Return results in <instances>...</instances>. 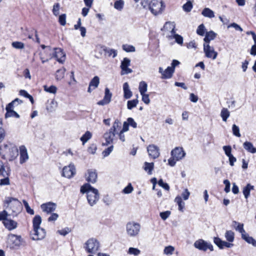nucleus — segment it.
I'll use <instances>...</instances> for the list:
<instances>
[{
	"instance_id": "nucleus-1",
	"label": "nucleus",
	"mask_w": 256,
	"mask_h": 256,
	"mask_svg": "<svg viewBox=\"0 0 256 256\" xmlns=\"http://www.w3.org/2000/svg\"><path fill=\"white\" fill-rule=\"evenodd\" d=\"M80 192L86 194V198L88 204L90 206H94L98 201L100 194L98 190L89 184H86L80 188Z\"/></svg>"
},
{
	"instance_id": "nucleus-2",
	"label": "nucleus",
	"mask_w": 256,
	"mask_h": 256,
	"mask_svg": "<svg viewBox=\"0 0 256 256\" xmlns=\"http://www.w3.org/2000/svg\"><path fill=\"white\" fill-rule=\"evenodd\" d=\"M0 154L4 159L12 161L17 158L18 152L15 146L8 143L0 146Z\"/></svg>"
},
{
	"instance_id": "nucleus-3",
	"label": "nucleus",
	"mask_w": 256,
	"mask_h": 256,
	"mask_svg": "<svg viewBox=\"0 0 256 256\" xmlns=\"http://www.w3.org/2000/svg\"><path fill=\"white\" fill-rule=\"evenodd\" d=\"M4 206L11 210L12 215L16 216L22 210V205L18 199L12 197H6L4 201Z\"/></svg>"
},
{
	"instance_id": "nucleus-4",
	"label": "nucleus",
	"mask_w": 256,
	"mask_h": 256,
	"mask_svg": "<svg viewBox=\"0 0 256 256\" xmlns=\"http://www.w3.org/2000/svg\"><path fill=\"white\" fill-rule=\"evenodd\" d=\"M141 226L138 222L134 221L128 222L126 226L127 235L131 238L137 236L140 232Z\"/></svg>"
},
{
	"instance_id": "nucleus-5",
	"label": "nucleus",
	"mask_w": 256,
	"mask_h": 256,
	"mask_svg": "<svg viewBox=\"0 0 256 256\" xmlns=\"http://www.w3.org/2000/svg\"><path fill=\"white\" fill-rule=\"evenodd\" d=\"M100 248L99 242L96 238L88 239L84 244V248L88 253L96 254Z\"/></svg>"
},
{
	"instance_id": "nucleus-6",
	"label": "nucleus",
	"mask_w": 256,
	"mask_h": 256,
	"mask_svg": "<svg viewBox=\"0 0 256 256\" xmlns=\"http://www.w3.org/2000/svg\"><path fill=\"white\" fill-rule=\"evenodd\" d=\"M164 7L162 2L158 0H152L149 4L148 9L152 14L156 16L162 12Z\"/></svg>"
},
{
	"instance_id": "nucleus-7",
	"label": "nucleus",
	"mask_w": 256,
	"mask_h": 256,
	"mask_svg": "<svg viewBox=\"0 0 256 256\" xmlns=\"http://www.w3.org/2000/svg\"><path fill=\"white\" fill-rule=\"evenodd\" d=\"M194 246L200 250L204 252L210 250V251L214 250L212 245L210 243L204 241L202 239H199L196 240L194 244Z\"/></svg>"
},
{
	"instance_id": "nucleus-8",
	"label": "nucleus",
	"mask_w": 256,
	"mask_h": 256,
	"mask_svg": "<svg viewBox=\"0 0 256 256\" xmlns=\"http://www.w3.org/2000/svg\"><path fill=\"white\" fill-rule=\"evenodd\" d=\"M8 242L10 246V248H16L22 245V238L20 236L12 234L8 236Z\"/></svg>"
},
{
	"instance_id": "nucleus-9",
	"label": "nucleus",
	"mask_w": 256,
	"mask_h": 256,
	"mask_svg": "<svg viewBox=\"0 0 256 256\" xmlns=\"http://www.w3.org/2000/svg\"><path fill=\"white\" fill-rule=\"evenodd\" d=\"M54 48H51L48 46L44 53L41 52L40 54V59L41 60L42 63L44 64L50 60L54 58Z\"/></svg>"
},
{
	"instance_id": "nucleus-10",
	"label": "nucleus",
	"mask_w": 256,
	"mask_h": 256,
	"mask_svg": "<svg viewBox=\"0 0 256 256\" xmlns=\"http://www.w3.org/2000/svg\"><path fill=\"white\" fill-rule=\"evenodd\" d=\"M203 46L205 56L208 58L215 60L217 57L218 52L214 50V48L208 44H204Z\"/></svg>"
},
{
	"instance_id": "nucleus-11",
	"label": "nucleus",
	"mask_w": 256,
	"mask_h": 256,
	"mask_svg": "<svg viewBox=\"0 0 256 256\" xmlns=\"http://www.w3.org/2000/svg\"><path fill=\"white\" fill-rule=\"evenodd\" d=\"M45 230L41 228H34L31 234L32 238L33 240H40L43 239L46 236Z\"/></svg>"
},
{
	"instance_id": "nucleus-12",
	"label": "nucleus",
	"mask_w": 256,
	"mask_h": 256,
	"mask_svg": "<svg viewBox=\"0 0 256 256\" xmlns=\"http://www.w3.org/2000/svg\"><path fill=\"white\" fill-rule=\"evenodd\" d=\"M76 174V168L72 164H70L68 166H65L62 170V176L70 178Z\"/></svg>"
},
{
	"instance_id": "nucleus-13",
	"label": "nucleus",
	"mask_w": 256,
	"mask_h": 256,
	"mask_svg": "<svg viewBox=\"0 0 256 256\" xmlns=\"http://www.w3.org/2000/svg\"><path fill=\"white\" fill-rule=\"evenodd\" d=\"M147 152L150 158L156 159L160 155V149L154 144H150L147 147Z\"/></svg>"
},
{
	"instance_id": "nucleus-14",
	"label": "nucleus",
	"mask_w": 256,
	"mask_h": 256,
	"mask_svg": "<svg viewBox=\"0 0 256 256\" xmlns=\"http://www.w3.org/2000/svg\"><path fill=\"white\" fill-rule=\"evenodd\" d=\"M170 154L177 160H181L186 156V152L182 147H176L171 151Z\"/></svg>"
},
{
	"instance_id": "nucleus-15",
	"label": "nucleus",
	"mask_w": 256,
	"mask_h": 256,
	"mask_svg": "<svg viewBox=\"0 0 256 256\" xmlns=\"http://www.w3.org/2000/svg\"><path fill=\"white\" fill-rule=\"evenodd\" d=\"M130 60L125 58L122 62L120 68L122 69L121 74L124 75L132 72V69L128 68V66H130Z\"/></svg>"
},
{
	"instance_id": "nucleus-16",
	"label": "nucleus",
	"mask_w": 256,
	"mask_h": 256,
	"mask_svg": "<svg viewBox=\"0 0 256 256\" xmlns=\"http://www.w3.org/2000/svg\"><path fill=\"white\" fill-rule=\"evenodd\" d=\"M116 134V133L110 130L106 132L103 136L106 142L103 143V144L108 146L112 144L113 142Z\"/></svg>"
},
{
	"instance_id": "nucleus-17",
	"label": "nucleus",
	"mask_w": 256,
	"mask_h": 256,
	"mask_svg": "<svg viewBox=\"0 0 256 256\" xmlns=\"http://www.w3.org/2000/svg\"><path fill=\"white\" fill-rule=\"evenodd\" d=\"M40 208L43 212L50 214L56 210V204L54 202H48L42 204Z\"/></svg>"
},
{
	"instance_id": "nucleus-18",
	"label": "nucleus",
	"mask_w": 256,
	"mask_h": 256,
	"mask_svg": "<svg viewBox=\"0 0 256 256\" xmlns=\"http://www.w3.org/2000/svg\"><path fill=\"white\" fill-rule=\"evenodd\" d=\"M54 58L60 63L62 64L66 60V54L60 48H54Z\"/></svg>"
},
{
	"instance_id": "nucleus-19",
	"label": "nucleus",
	"mask_w": 256,
	"mask_h": 256,
	"mask_svg": "<svg viewBox=\"0 0 256 256\" xmlns=\"http://www.w3.org/2000/svg\"><path fill=\"white\" fill-rule=\"evenodd\" d=\"M20 163L22 164L26 162L28 159V155L27 149L24 146H21L20 147Z\"/></svg>"
},
{
	"instance_id": "nucleus-20",
	"label": "nucleus",
	"mask_w": 256,
	"mask_h": 256,
	"mask_svg": "<svg viewBox=\"0 0 256 256\" xmlns=\"http://www.w3.org/2000/svg\"><path fill=\"white\" fill-rule=\"evenodd\" d=\"M214 242L220 249H222L224 248H230L234 246L232 243L222 240L219 238H214Z\"/></svg>"
},
{
	"instance_id": "nucleus-21",
	"label": "nucleus",
	"mask_w": 256,
	"mask_h": 256,
	"mask_svg": "<svg viewBox=\"0 0 256 256\" xmlns=\"http://www.w3.org/2000/svg\"><path fill=\"white\" fill-rule=\"evenodd\" d=\"M112 94L108 88L105 89L104 96V98L98 102L97 104L100 106H104L109 104L111 101Z\"/></svg>"
},
{
	"instance_id": "nucleus-22",
	"label": "nucleus",
	"mask_w": 256,
	"mask_h": 256,
	"mask_svg": "<svg viewBox=\"0 0 256 256\" xmlns=\"http://www.w3.org/2000/svg\"><path fill=\"white\" fill-rule=\"evenodd\" d=\"M86 180L89 182L95 183L97 180V173L96 170H88L86 174Z\"/></svg>"
},
{
	"instance_id": "nucleus-23",
	"label": "nucleus",
	"mask_w": 256,
	"mask_h": 256,
	"mask_svg": "<svg viewBox=\"0 0 256 256\" xmlns=\"http://www.w3.org/2000/svg\"><path fill=\"white\" fill-rule=\"evenodd\" d=\"M100 84V78L98 76H94L90 80L88 90V92L91 93L92 90L97 88Z\"/></svg>"
},
{
	"instance_id": "nucleus-24",
	"label": "nucleus",
	"mask_w": 256,
	"mask_h": 256,
	"mask_svg": "<svg viewBox=\"0 0 256 256\" xmlns=\"http://www.w3.org/2000/svg\"><path fill=\"white\" fill-rule=\"evenodd\" d=\"M5 228L8 230H12L16 229L17 228L18 224L17 222L11 220L8 218L3 223Z\"/></svg>"
},
{
	"instance_id": "nucleus-25",
	"label": "nucleus",
	"mask_w": 256,
	"mask_h": 256,
	"mask_svg": "<svg viewBox=\"0 0 256 256\" xmlns=\"http://www.w3.org/2000/svg\"><path fill=\"white\" fill-rule=\"evenodd\" d=\"M176 24L174 22H167L165 23L163 28L162 29L164 31H170L171 35L176 32Z\"/></svg>"
},
{
	"instance_id": "nucleus-26",
	"label": "nucleus",
	"mask_w": 256,
	"mask_h": 256,
	"mask_svg": "<svg viewBox=\"0 0 256 256\" xmlns=\"http://www.w3.org/2000/svg\"><path fill=\"white\" fill-rule=\"evenodd\" d=\"M123 90L124 98L129 99L132 97V92L130 90L128 84L127 82H124L123 84Z\"/></svg>"
},
{
	"instance_id": "nucleus-27",
	"label": "nucleus",
	"mask_w": 256,
	"mask_h": 256,
	"mask_svg": "<svg viewBox=\"0 0 256 256\" xmlns=\"http://www.w3.org/2000/svg\"><path fill=\"white\" fill-rule=\"evenodd\" d=\"M216 36V34L213 31L207 32L204 39L205 43L209 44L210 42L214 40Z\"/></svg>"
},
{
	"instance_id": "nucleus-28",
	"label": "nucleus",
	"mask_w": 256,
	"mask_h": 256,
	"mask_svg": "<svg viewBox=\"0 0 256 256\" xmlns=\"http://www.w3.org/2000/svg\"><path fill=\"white\" fill-rule=\"evenodd\" d=\"M11 104L10 105V106L8 108H6V113L5 114V118H10V117H14L16 118H19L20 115L14 110L10 109V108Z\"/></svg>"
},
{
	"instance_id": "nucleus-29",
	"label": "nucleus",
	"mask_w": 256,
	"mask_h": 256,
	"mask_svg": "<svg viewBox=\"0 0 256 256\" xmlns=\"http://www.w3.org/2000/svg\"><path fill=\"white\" fill-rule=\"evenodd\" d=\"M174 72V68L168 66L164 71V76H162V78L164 79L170 78L172 76Z\"/></svg>"
},
{
	"instance_id": "nucleus-30",
	"label": "nucleus",
	"mask_w": 256,
	"mask_h": 256,
	"mask_svg": "<svg viewBox=\"0 0 256 256\" xmlns=\"http://www.w3.org/2000/svg\"><path fill=\"white\" fill-rule=\"evenodd\" d=\"M243 146L244 148L248 152L252 154L255 153V148L252 142H246L244 143Z\"/></svg>"
},
{
	"instance_id": "nucleus-31",
	"label": "nucleus",
	"mask_w": 256,
	"mask_h": 256,
	"mask_svg": "<svg viewBox=\"0 0 256 256\" xmlns=\"http://www.w3.org/2000/svg\"><path fill=\"white\" fill-rule=\"evenodd\" d=\"M242 238L248 243L252 244L253 246L256 247V240L252 237L249 236L248 234L246 233L242 234Z\"/></svg>"
},
{
	"instance_id": "nucleus-32",
	"label": "nucleus",
	"mask_w": 256,
	"mask_h": 256,
	"mask_svg": "<svg viewBox=\"0 0 256 256\" xmlns=\"http://www.w3.org/2000/svg\"><path fill=\"white\" fill-rule=\"evenodd\" d=\"M174 202L178 204V210L180 212H183L185 203L182 200L181 196H176L174 199Z\"/></svg>"
},
{
	"instance_id": "nucleus-33",
	"label": "nucleus",
	"mask_w": 256,
	"mask_h": 256,
	"mask_svg": "<svg viewBox=\"0 0 256 256\" xmlns=\"http://www.w3.org/2000/svg\"><path fill=\"white\" fill-rule=\"evenodd\" d=\"M202 14L204 17L208 18H212L214 17V12L209 8H204L202 12Z\"/></svg>"
},
{
	"instance_id": "nucleus-34",
	"label": "nucleus",
	"mask_w": 256,
	"mask_h": 256,
	"mask_svg": "<svg viewBox=\"0 0 256 256\" xmlns=\"http://www.w3.org/2000/svg\"><path fill=\"white\" fill-rule=\"evenodd\" d=\"M224 236L226 240L232 243L234 241V233L230 230H226L224 234Z\"/></svg>"
},
{
	"instance_id": "nucleus-35",
	"label": "nucleus",
	"mask_w": 256,
	"mask_h": 256,
	"mask_svg": "<svg viewBox=\"0 0 256 256\" xmlns=\"http://www.w3.org/2000/svg\"><path fill=\"white\" fill-rule=\"evenodd\" d=\"M254 186L248 184L245 187L243 188L242 192L246 198H248L250 194V191L254 190Z\"/></svg>"
},
{
	"instance_id": "nucleus-36",
	"label": "nucleus",
	"mask_w": 256,
	"mask_h": 256,
	"mask_svg": "<svg viewBox=\"0 0 256 256\" xmlns=\"http://www.w3.org/2000/svg\"><path fill=\"white\" fill-rule=\"evenodd\" d=\"M121 125L122 124L118 120L116 119L115 120L112 127L110 129V130L116 134L117 132L120 128Z\"/></svg>"
},
{
	"instance_id": "nucleus-37",
	"label": "nucleus",
	"mask_w": 256,
	"mask_h": 256,
	"mask_svg": "<svg viewBox=\"0 0 256 256\" xmlns=\"http://www.w3.org/2000/svg\"><path fill=\"white\" fill-rule=\"evenodd\" d=\"M220 116L223 121L226 122L230 116V112L226 108H222L220 112Z\"/></svg>"
},
{
	"instance_id": "nucleus-38",
	"label": "nucleus",
	"mask_w": 256,
	"mask_h": 256,
	"mask_svg": "<svg viewBox=\"0 0 256 256\" xmlns=\"http://www.w3.org/2000/svg\"><path fill=\"white\" fill-rule=\"evenodd\" d=\"M103 50L108 54V56H112V58H115L117 56V51L114 49L107 48L105 46L103 47Z\"/></svg>"
},
{
	"instance_id": "nucleus-39",
	"label": "nucleus",
	"mask_w": 256,
	"mask_h": 256,
	"mask_svg": "<svg viewBox=\"0 0 256 256\" xmlns=\"http://www.w3.org/2000/svg\"><path fill=\"white\" fill-rule=\"evenodd\" d=\"M22 102V101L20 100L18 98L14 99L11 102L9 103L6 106V108H9L10 105L11 104L10 109L14 110V108L16 106H18V104H21Z\"/></svg>"
},
{
	"instance_id": "nucleus-40",
	"label": "nucleus",
	"mask_w": 256,
	"mask_h": 256,
	"mask_svg": "<svg viewBox=\"0 0 256 256\" xmlns=\"http://www.w3.org/2000/svg\"><path fill=\"white\" fill-rule=\"evenodd\" d=\"M92 136V134L90 131H86L80 138L82 144H84Z\"/></svg>"
},
{
	"instance_id": "nucleus-41",
	"label": "nucleus",
	"mask_w": 256,
	"mask_h": 256,
	"mask_svg": "<svg viewBox=\"0 0 256 256\" xmlns=\"http://www.w3.org/2000/svg\"><path fill=\"white\" fill-rule=\"evenodd\" d=\"M66 69L64 68H60L56 70V78L57 80H62L64 76Z\"/></svg>"
},
{
	"instance_id": "nucleus-42",
	"label": "nucleus",
	"mask_w": 256,
	"mask_h": 256,
	"mask_svg": "<svg viewBox=\"0 0 256 256\" xmlns=\"http://www.w3.org/2000/svg\"><path fill=\"white\" fill-rule=\"evenodd\" d=\"M154 168V164L153 162H145L144 163V170L148 172L149 174H151Z\"/></svg>"
},
{
	"instance_id": "nucleus-43",
	"label": "nucleus",
	"mask_w": 256,
	"mask_h": 256,
	"mask_svg": "<svg viewBox=\"0 0 256 256\" xmlns=\"http://www.w3.org/2000/svg\"><path fill=\"white\" fill-rule=\"evenodd\" d=\"M148 89V84H147L144 82L142 81L139 84L138 90L140 94H143L146 93Z\"/></svg>"
},
{
	"instance_id": "nucleus-44",
	"label": "nucleus",
	"mask_w": 256,
	"mask_h": 256,
	"mask_svg": "<svg viewBox=\"0 0 256 256\" xmlns=\"http://www.w3.org/2000/svg\"><path fill=\"white\" fill-rule=\"evenodd\" d=\"M41 222H42L41 217L38 215L36 216L32 220L34 228H40V226L41 224Z\"/></svg>"
},
{
	"instance_id": "nucleus-45",
	"label": "nucleus",
	"mask_w": 256,
	"mask_h": 256,
	"mask_svg": "<svg viewBox=\"0 0 256 256\" xmlns=\"http://www.w3.org/2000/svg\"><path fill=\"white\" fill-rule=\"evenodd\" d=\"M44 90L47 92L55 94L57 92V88L54 86H48L46 85L44 86Z\"/></svg>"
},
{
	"instance_id": "nucleus-46",
	"label": "nucleus",
	"mask_w": 256,
	"mask_h": 256,
	"mask_svg": "<svg viewBox=\"0 0 256 256\" xmlns=\"http://www.w3.org/2000/svg\"><path fill=\"white\" fill-rule=\"evenodd\" d=\"M171 38H174L176 40V42L178 44L182 45L183 44V38L182 37L175 33L172 34V35L169 36Z\"/></svg>"
},
{
	"instance_id": "nucleus-47",
	"label": "nucleus",
	"mask_w": 256,
	"mask_h": 256,
	"mask_svg": "<svg viewBox=\"0 0 256 256\" xmlns=\"http://www.w3.org/2000/svg\"><path fill=\"white\" fill-rule=\"evenodd\" d=\"M124 6V1L123 0H116L114 3V8L116 10L121 11Z\"/></svg>"
},
{
	"instance_id": "nucleus-48",
	"label": "nucleus",
	"mask_w": 256,
	"mask_h": 256,
	"mask_svg": "<svg viewBox=\"0 0 256 256\" xmlns=\"http://www.w3.org/2000/svg\"><path fill=\"white\" fill-rule=\"evenodd\" d=\"M193 8L192 2L190 0H188L187 2L182 6L183 10L187 12H190Z\"/></svg>"
},
{
	"instance_id": "nucleus-49",
	"label": "nucleus",
	"mask_w": 256,
	"mask_h": 256,
	"mask_svg": "<svg viewBox=\"0 0 256 256\" xmlns=\"http://www.w3.org/2000/svg\"><path fill=\"white\" fill-rule=\"evenodd\" d=\"M138 100V99H135L131 100H128L127 102V108L128 110H132L136 106Z\"/></svg>"
},
{
	"instance_id": "nucleus-50",
	"label": "nucleus",
	"mask_w": 256,
	"mask_h": 256,
	"mask_svg": "<svg viewBox=\"0 0 256 256\" xmlns=\"http://www.w3.org/2000/svg\"><path fill=\"white\" fill-rule=\"evenodd\" d=\"M122 50L126 52H134L136 50L134 46L129 44H123L122 46Z\"/></svg>"
},
{
	"instance_id": "nucleus-51",
	"label": "nucleus",
	"mask_w": 256,
	"mask_h": 256,
	"mask_svg": "<svg viewBox=\"0 0 256 256\" xmlns=\"http://www.w3.org/2000/svg\"><path fill=\"white\" fill-rule=\"evenodd\" d=\"M12 46L13 48L16 49L22 50L24 48V44L23 42H14L12 44Z\"/></svg>"
},
{
	"instance_id": "nucleus-52",
	"label": "nucleus",
	"mask_w": 256,
	"mask_h": 256,
	"mask_svg": "<svg viewBox=\"0 0 256 256\" xmlns=\"http://www.w3.org/2000/svg\"><path fill=\"white\" fill-rule=\"evenodd\" d=\"M19 94L20 96H23L25 98H29L30 101L32 104L34 103V99L32 96L28 94L26 90H20L19 92Z\"/></svg>"
},
{
	"instance_id": "nucleus-53",
	"label": "nucleus",
	"mask_w": 256,
	"mask_h": 256,
	"mask_svg": "<svg viewBox=\"0 0 256 256\" xmlns=\"http://www.w3.org/2000/svg\"><path fill=\"white\" fill-rule=\"evenodd\" d=\"M140 253V250L134 248H130L128 250V254H132L135 256L139 255Z\"/></svg>"
},
{
	"instance_id": "nucleus-54",
	"label": "nucleus",
	"mask_w": 256,
	"mask_h": 256,
	"mask_svg": "<svg viewBox=\"0 0 256 256\" xmlns=\"http://www.w3.org/2000/svg\"><path fill=\"white\" fill-rule=\"evenodd\" d=\"M206 31V28L204 24H200L197 30H196V33L201 36H203L204 34Z\"/></svg>"
},
{
	"instance_id": "nucleus-55",
	"label": "nucleus",
	"mask_w": 256,
	"mask_h": 256,
	"mask_svg": "<svg viewBox=\"0 0 256 256\" xmlns=\"http://www.w3.org/2000/svg\"><path fill=\"white\" fill-rule=\"evenodd\" d=\"M57 102L54 100L51 101L50 106H47V110L49 112L54 111L57 107Z\"/></svg>"
},
{
	"instance_id": "nucleus-56",
	"label": "nucleus",
	"mask_w": 256,
	"mask_h": 256,
	"mask_svg": "<svg viewBox=\"0 0 256 256\" xmlns=\"http://www.w3.org/2000/svg\"><path fill=\"white\" fill-rule=\"evenodd\" d=\"M4 178L0 180V186H8L10 184V180L8 178V174L4 176Z\"/></svg>"
},
{
	"instance_id": "nucleus-57",
	"label": "nucleus",
	"mask_w": 256,
	"mask_h": 256,
	"mask_svg": "<svg viewBox=\"0 0 256 256\" xmlns=\"http://www.w3.org/2000/svg\"><path fill=\"white\" fill-rule=\"evenodd\" d=\"M10 214H8V212L6 210H4L2 212H0V220L2 221V224L4 222L8 219V216Z\"/></svg>"
},
{
	"instance_id": "nucleus-58",
	"label": "nucleus",
	"mask_w": 256,
	"mask_h": 256,
	"mask_svg": "<svg viewBox=\"0 0 256 256\" xmlns=\"http://www.w3.org/2000/svg\"><path fill=\"white\" fill-rule=\"evenodd\" d=\"M174 250V248L172 246H169L164 248V252L166 254H172Z\"/></svg>"
},
{
	"instance_id": "nucleus-59",
	"label": "nucleus",
	"mask_w": 256,
	"mask_h": 256,
	"mask_svg": "<svg viewBox=\"0 0 256 256\" xmlns=\"http://www.w3.org/2000/svg\"><path fill=\"white\" fill-rule=\"evenodd\" d=\"M232 130L233 134L238 137L240 136V128L236 124H234L232 126Z\"/></svg>"
},
{
	"instance_id": "nucleus-60",
	"label": "nucleus",
	"mask_w": 256,
	"mask_h": 256,
	"mask_svg": "<svg viewBox=\"0 0 256 256\" xmlns=\"http://www.w3.org/2000/svg\"><path fill=\"white\" fill-rule=\"evenodd\" d=\"M8 175V172L5 170L4 163L0 160V176H5Z\"/></svg>"
},
{
	"instance_id": "nucleus-61",
	"label": "nucleus",
	"mask_w": 256,
	"mask_h": 256,
	"mask_svg": "<svg viewBox=\"0 0 256 256\" xmlns=\"http://www.w3.org/2000/svg\"><path fill=\"white\" fill-rule=\"evenodd\" d=\"M22 202L24 203V204L26 208V212L30 214H34V211L33 210L30 208L29 206V204L28 202L26 200H23Z\"/></svg>"
},
{
	"instance_id": "nucleus-62",
	"label": "nucleus",
	"mask_w": 256,
	"mask_h": 256,
	"mask_svg": "<svg viewBox=\"0 0 256 256\" xmlns=\"http://www.w3.org/2000/svg\"><path fill=\"white\" fill-rule=\"evenodd\" d=\"M235 229L236 230L240 232L242 236V234H244L246 233L245 230L244 229V224H238V226H236V227L235 228Z\"/></svg>"
},
{
	"instance_id": "nucleus-63",
	"label": "nucleus",
	"mask_w": 256,
	"mask_h": 256,
	"mask_svg": "<svg viewBox=\"0 0 256 256\" xmlns=\"http://www.w3.org/2000/svg\"><path fill=\"white\" fill-rule=\"evenodd\" d=\"M60 8V4L58 3H56L54 5L52 12L55 16H57L59 14Z\"/></svg>"
},
{
	"instance_id": "nucleus-64",
	"label": "nucleus",
	"mask_w": 256,
	"mask_h": 256,
	"mask_svg": "<svg viewBox=\"0 0 256 256\" xmlns=\"http://www.w3.org/2000/svg\"><path fill=\"white\" fill-rule=\"evenodd\" d=\"M58 22L62 26H65L66 24V14H62L59 16Z\"/></svg>"
}]
</instances>
